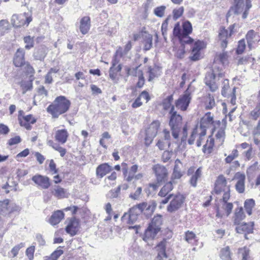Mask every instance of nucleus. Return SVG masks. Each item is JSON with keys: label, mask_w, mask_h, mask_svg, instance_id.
I'll return each mask as SVG.
<instances>
[{"label": "nucleus", "mask_w": 260, "mask_h": 260, "mask_svg": "<svg viewBox=\"0 0 260 260\" xmlns=\"http://www.w3.org/2000/svg\"><path fill=\"white\" fill-rule=\"evenodd\" d=\"M222 207L224 210L225 211L226 213V216H229L231 213L232 212V210L233 208V205L232 203H224V204L222 205Z\"/></svg>", "instance_id": "obj_51"}, {"label": "nucleus", "mask_w": 260, "mask_h": 260, "mask_svg": "<svg viewBox=\"0 0 260 260\" xmlns=\"http://www.w3.org/2000/svg\"><path fill=\"white\" fill-rule=\"evenodd\" d=\"M142 188L141 187H139L137 188L136 190L134 193H131L129 195V197L134 200H138L139 199V197L140 194L142 193Z\"/></svg>", "instance_id": "obj_47"}, {"label": "nucleus", "mask_w": 260, "mask_h": 260, "mask_svg": "<svg viewBox=\"0 0 260 260\" xmlns=\"http://www.w3.org/2000/svg\"><path fill=\"white\" fill-rule=\"evenodd\" d=\"M182 176L180 170L177 165H175L174 168L173 172L172 175V179H180Z\"/></svg>", "instance_id": "obj_42"}, {"label": "nucleus", "mask_w": 260, "mask_h": 260, "mask_svg": "<svg viewBox=\"0 0 260 260\" xmlns=\"http://www.w3.org/2000/svg\"><path fill=\"white\" fill-rule=\"evenodd\" d=\"M20 86L24 90L23 92V93H24L26 91L29 90L32 87V85L30 83L26 82H21L20 83Z\"/></svg>", "instance_id": "obj_62"}, {"label": "nucleus", "mask_w": 260, "mask_h": 260, "mask_svg": "<svg viewBox=\"0 0 260 260\" xmlns=\"http://www.w3.org/2000/svg\"><path fill=\"white\" fill-rule=\"evenodd\" d=\"M26 13L23 14H14L11 18V23L15 27H20L25 24Z\"/></svg>", "instance_id": "obj_21"}, {"label": "nucleus", "mask_w": 260, "mask_h": 260, "mask_svg": "<svg viewBox=\"0 0 260 260\" xmlns=\"http://www.w3.org/2000/svg\"><path fill=\"white\" fill-rule=\"evenodd\" d=\"M24 121L30 122L31 124H34L36 122V119L32 117L31 114H29L26 116H23L22 117Z\"/></svg>", "instance_id": "obj_58"}, {"label": "nucleus", "mask_w": 260, "mask_h": 260, "mask_svg": "<svg viewBox=\"0 0 260 260\" xmlns=\"http://www.w3.org/2000/svg\"><path fill=\"white\" fill-rule=\"evenodd\" d=\"M246 47V44L244 39H241L238 42V45L236 49L237 54H241L244 51Z\"/></svg>", "instance_id": "obj_40"}, {"label": "nucleus", "mask_w": 260, "mask_h": 260, "mask_svg": "<svg viewBox=\"0 0 260 260\" xmlns=\"http://www.w3.org/2000/svg\"><path fill=\"white\" fill-rule=\"evenodd\" d=\"M152 36L150 34H148L144 37V48L143 50L145 51L149 50L152 47Z\"/></svg>", "instance_id": "obj_30"}, {"label": "nucleus", "mask_w": 260, "mask_h": 260, "mask_svg": "<svg viewBox=\"0 0 260 260\" xmlns=\"http://www.w3.org/2000/svg\"><path fill=\"white\" fill-rule=\"evenodd\" d=\"M79 219L73 217L70 218L68 225L65 228V231L71 236H74L77 235L79 229Z\"/></svg>", "instance_id": "obj_10"}, {"label": "nucleus", "mask_w": 260, "mask_h": 260, "mask_svg": "<svg viewBox=\"0 0 260 260\" xmlns=\"http://www.w3.org/2000/svg\"><path fill=\"white\" fill-rule=\"evenodd\" d=\"M69 134L67 129H58L55 135V139L58 142L63 144H64L68 139Z\"/></svg>", "instance_id": "obj_23"}, {"label": "nucleus", "mask_w": 260, "mask_h": 260, "mask_svg": "<svg viewBox=\"0 0 260 260\" xmlns=\"http://www.w3.org/2000/svg\"><path fill=\"white\" fill-rule=\"evenodd\" d=\"M179 31L178 24H177V26L173 28V35L178 39L181 46H185V44H191L193 43L194 40L189 37V35L185 36L184 35H181Z\"/></svg>", "instance_id": "obj_14"}, {"label": "nucleus", "mask_w": 260, "mask_h": 260, "mask_svg": "<svg viewBox=\"0 0 260 260\" xmlns=\"http://www.w3.org/2000/svg\"><path fill=\"white\" fill-rule=\"evenodd\" d=\"M214 122L213 117L211 116V112H209L206 114V117L201 118L200 121V124L203 126H207L209 124H213Z\"/></svg>", "instance_id": "obj_33"}, {"label": "nucleus", "mask_w": 260, "mask_h": 260, "mask_svg": "<svg viewBox=\"0 0 260 260\" xmlns=\"http://www.w3.org/2000/svg\"><path fill=\"white\" fill-rule=\"evenodd\" d=\"M255 36V32L253 30H249L246 35V39L247 40V44L248 45V47L250 48L252 42H253V39L254 38Z\"/></svg>", "instance_id": "obj_41"}, {"label": "nucleus", "mask_w": 260, "mask_h": 260, "mask_svg": "<svg viewBox=\"0 0 260 260\" xmlns=\"http://www.w3.org/2000/svg\"><path fill=\"white\" fill-rule=\"evenodd\" d=\"M169 124L172 131V134L175 139H178L182 125V117L175 110L174 106H172L169 111Z\"/></svg>", "instance_id": "obj_3"}, {"label": "nucleus", "mask_w": 260, "mask_h": 260, "mask_svg": "<svg viewBox=\"0 0 260 260\" xmlns=\"http://www.w3.org/2000/svg\"><path fill=\"white\" fill-rule=\"evenodd\" d=\"M205 47V43L203 41L198 40L193 44L192 51L201 52V50Z\"/></svg>", "instance_id": "obj_37"}, {"label": "nucleus", "mask_w": 260, "mask_h": 260, "mask_svg": "<svg viewBox=\"0 0 260 260\" xmlns=\"http://www.w3.org/2000/svg\"><path fill=\"white\" fill-rule=\"evenodd\" d=\"M173 189L172 181L167 182L160 189L158 195L161 197H165L169 194V193Z\"/></svg>", "instance_id": "obj_29"}, {"label": "nucleus", "mask_w": 260, "mask_h": 260, "mask_svg": "<svg viewBox=\"0 0 260 260\" xmlns=\"http://www.w3.org/2000/svg\"><path fill=\"white\" fill-rule=\"evenodd\" d=\"M191 97L188 89L175 101V106L183 111L187 110L190 103Z\"/></svg>", "instance_id": "obj_7"}, {"label": "nucleus", "mask_w": 260, "mask_h": 260, "mask_svg": "<svg viewBox=\"0 0 260 260\" xmlns=\"http://www.w3.org/2000/svg\"><path fill=\"white\" fill-rule=\"evenodd\" d=\"M90 26V19L88 16L83 17L80 20V30L81 32L85 35L89 30Z\"/></svg>", "instance_id": "obj_24"}, {"label": "nucleus", "mask_w": 260, "mask_h": 260, "mask_svg": "<svg viewBox=\"0 0 260 260\" xmlns=\"http://www.w3.org/2000/svg\"><path fill=\"white\" fill-rule=\"evenodd\" d=\"M217 59L223 64H224L228 60V53L226 52H222L219 53L217 55Z\"/></svg>", "instance_id": "obj_53"}, {"label": "nucleus", "mask_w": 260, "mask_h": 260, "mask_svg": "<svg viewBox=\"0 0 260 260\" xmlns=\"http://www.w3.org/2000/svg\"><path fill=\"white\" fill-rule=\"evenodd\" d=\"M220 257L222 259L232 260L229 246H226L225 247L221 249L220 251Z\"/></svg>", "instance_id": "obj_34"}, {"label": "nucleus", "mask_w": 260, "mask_h": 260, "mask_svg": "<svg viewBox=\"0 0 260 260\" xmlns=\"http://www.w3.org/2000/svg\"><path fill=\"white\" fill-rule=\"evenodd\" d=\"M229 36L228 30L224 28L220 29L219 33V38L220 40L226 39L228 36Z\"/></svg>", "instance_id": "obj_59"}, {"label": "nucleus", "mask_w": 260, "mask_h": 260, "mask_svg": "<svg viewBox=\"0 0 260 260\" xmlns=\"http://www.w3.org/2000/svg\"><path fill=\"white\" fill-rule=\"evenodd\" d=\"M112 170V167L107 163L102 164L98 166L96 169V176L98 178H102Z\"/></svg>", "instance_id": "obj_17"}, {"label": "nucleus", "mask_w": 260, "mask_h": 260, "mask_svg": "<svg viewBox=\"0 0 260 260\" xmlns=\"http://www.w3.org/2000/svg\"><path fill=\"white\" fill-rule=\"evenodd\" d=\"M148 73L149 74L148 81H152L156 77L155 70L151 67H149L148 69Z\"/></svg>", "instance_id": "obj_56"}, {"label": "nucleus", "mask_w": 260, "mask_h": 260, "mask_svg": "<svg viewBox=\"0 0 260 260\" xmlns=\"http://www.w3.org/2000/svg\"><path fill=\"white\" fill-rule=\"evenodd\" d=\"M255 205V201L252 199H247L244 202V208L247 213L250 215L252 214V208Z\"/></svg>", "instance_id": "obj_32"}, {"label": "nucleus", "mask_w": 260, "mask_h": 260, "mask_svg": "<svg viewBox=\"0 0 260 260\" xmlns=\"http://www.w3.org/2000/svg\"><path fill=\"white\" fill-rule=\"evenodd\" d=\"M178 24V27L180 30V34L184 35L185 36H187L191 34L192 31V24L188 20H186L182 23V27H180L179 22H177L175 24L174 28L177 26Z\"/></svg>", "instance_id": "obj_18"}, {"label": "nucleus", "mask_w": 260, "mask_h": 260, "mask_svg": "<svg viewBox=\"0 0 260 260\" xmlns=\"http://www.w3.org/2000/svg\"><path fill=\"white\" fill-rule=\"evenodd\" d=\"M216 74L214 70L206 73L204 82L205 84L209 87L212 92L215 91L218 88V86L215 82Z\"/></svg>", "instance_id": "obj_12"}, {"label": "nucleus", "mask_w": 260, "mask_h": 260, "mask_svg": "<svg viewBox=\"0 0 260 260\" xmlns=\"http://www.w3.org/2000/svg\"><path fill=\"white\" fill-rule=\"evenodd\" d=\"M71 103L66 96L56 97L53 103L47 108V111L52 118H58L59 115L66 113L69 109Z\"/></svg>", "instance_id": "obj_1"}, {"label": "nucleus", "mask_w": 260, "mask_h": 260, "mask_svg": "<svg viewBox=\"0 0 260 260\" xmlns=\"http://www.w3.org/2000/svg\"><path fill=\"white\" fill-rule=\"evenodd\" d=\"M64 214L61 210L54 211L49 219V223L52 225L58 224L64 218Z\"/></svg>", "instance_id": "obj_22"}, {"label": "nucleus", "mask_w": 260, "mask_h": 260, "mask_svg": "<svg viewBox=\"0 0 260 260\" xmlns=\"http://www.w3.org/2000/svg\"><path fill=\"white\" fill-rule=\"evenodd\" d=\"M139 67L136 68H127L125 70L127 76H132L134 77H139V72L142 71L141 70H138Z\"/></svg>", "instance_id": "obj_38"}, {"label": "nucleus", "mask_w": 260, "mask_h": 260, "mask_svg": "<svg viewBox=\"0 0 260 260\" xmlns=\"http://www.w3.org/2000/svg\"><path fill=\"white\" fill-rule=\"evenodd\" d=\"M162 223V216L160 214H157L152 219L151 222L149 224V226L153 228L159 232L160 231Z\"/></svg>", "instance_id": "obj_25"}, {"label": "nucleus", "mask_w": 260, "mask_h": 260, "mask_svg": "<svg viewBox=\"0 0 260 260\" xmlns=\"http://www.w3.org/2000/svg\"><path fill=\"white\" fill-rule=\"evenodd\" d=\"M153 170L156 177L157 183L160 184L165 182L168 175L167 169L162 166L156 165L153 167Z\"/></svg>", "instance_id": "obj_11"}, {"label": "nucleus", "mask_w": 260, "mask_h": 260, "mask_svg": "<svg viewBox=\"0 0 260 260\" xmlns=\"http://www.w3.org/2000/svg\"><path fill=\"white\" fill-rule=\"evenodd\" d=\"M25 51L22 48H18L13 58V63L16 67H21L25 64L24 59Z\"/></svg>", "instance_id": "obj_15"}, {"label": "nucleus", "mask_w": 260, "mask_h": 260, "mask_svg": "<svg viewBox=\"0 0 260 260\" xmlns=\"http://www.w3.org/2000/svg\"><path fill=\"white\" fill-rule=\"evenodd\" d=\"M173 197L167 207V211L170 213H173L180 208L185 200L184 196L180 193L174 195Z\"/></svg>", "instance_id": "obj_6"}, {"label": "nucleus", "mask_w": 260, "mask_h": 260, "mask_svg": "<svg viewBox=\"0 0 260 260\" xmlns=\"http://www.w3.org/2000/svg\"><path fill=\"white\" fill-rule=\"evenodd\" d=\"M238 156V151L237 149L233 150L232 153L225 158V161L227 164L231 163L235 158Z\"/></svg>", "instance_id": "obj_44"}, {"label": "nucleus", "mask_w": 260, "mask_h": 260, "mask_svg": "<svg viewBox=\"0 0 260 260\" xmlns=\"http://www.w3.org/2000/svg\"><path fill=\"white\" fill-rule=\"evenodd\" d=\"M63 251L61 249L57 248L51 255V256L57 260V258L63 254Z\"/></svg>", "instance_id": "obj_63"}, {"label": "nucleus", "mask_w": 260, "mask_h": 260, "mask_svg": "<svg viewBox=\"0 0 260 260\" xmlns=\"http://www.w3.org/2000/svg\"><path fill=\"white\" fill-rule=\"evenodd\" d=\"M167 240L164 239L159 242L156 246L155 249L157 251V255L154 260H167L168 255L166 252Z\"/></svg>", "instance_id": "obj_9"}, {"label": "nucleus", "mask_w": 260, "mask_h": 260, "mask_svg": "<svg viewBox=\"0 0 260 260\" xmlns=\"http://www.w3.org/2000/svg\"><path fill=\"white\" fill-rule=\"evenodd\" d=\"M24 246V243H20L19 244L16 245L14 246L12 250H11V253L13 254V257H15L17 254L18 253V252L19 250L23 247Z\"/></svg>", "instance_id": "obj_49"}, {"label": "nucleus", "mask_w": 260, "mask_h": 260, "mask_svg": "<svg viewBox=\"0 0 260 260\" xmlns=\"http://www.w3.org/2000/svg\"><path fill=\"white\" fill-rule=\"evenodd\" d=\"M157 204L154 201H152L148 203L143 202L139 204V207L142 213H143L147 218H149L154 212Z\"/></svg>", "instance_id": "obj_8"}, {"label": "nucleus", "mask_w": 260, "mask_h": 260, "mask_svg": "<svg viewBox=\"0 0 260 260\" xmlns=\"http://www.w3.org/2000/svg\"><path fill=\"white\" fill-rule=\"evenodd\" d=\"M195 234L192 232L188 231L185 233V240L188 243L191 242V240L195 238Z\"/></svg>", "instance_id": "obj_64"}, {"label": "nucleus", "mask_w": 260, "mask_h": 260, "mask_svg": "<svg viewBox=\"0 0 260 260\" xmlns=\"http://www.w3.org/2000/svg\"><path fill=\"white\" fill-rule=\"evenodd\" d=\"M141 213L142 210L139 207V204H137L130 208L127 212L124 213L121 217V220L124 221L125 220H127L126 221L127 224H133L137 220Z\"/></svg>", "instance_id": "obj_5"}, {"label": "nucleus", "mask_w": 260, "mask_h": 260, "mask_svg": "<svg viewBox=\"0 0 260 260\" xmlns=\"http://www.w3.org/2000/svg\"><path fill=\"white\" fill-rule=\"evenodd\" d=\"M159 126L160 123L158 121H154L149 125V126L146 130L145 133L155 137L157 135Z\"/></svg>", "instance_id": "obj_27"}, {"label": "nucleus", "mask_w": 260, "mask_h": 260, "mask_svg": "<svg viewBox=\"0 0 260 260\" xmlns=\"http://www.w3.org/2000/svg\"><path fill=\"white\" fill-rule=\"evenodd\" d=\"M226 184L227 181L225 177L222 175H219L217 179L215 184L225 187L226 186Z\"/></svg>", "instance_id": "obj_50"}, {"label": "nucleus", "mask_w": 260, "mask_h": 260, "mask_svg": "<svg viewBox=\"0 0 260 260\" xmlns=\"http://www.w3.org/2000/svg\"><path fill=\"white\" fill-rule=\"evenodd\" d=\"M21 139L19 136H15L13 138H11L8 141V144L10 146H12L15 144H17L20 143Z\"/></svg>", "instance_id": "obj_54"}, {"label": "nucleus", "mask_w": 260, "mask_h": 260, "mask_svg": "<svg viewBox=\"0 0 260 260\" xmlns=\"http://www.w3.org/2000/svg\"><path fill=\"white\" fill-rule=\"evenodd\" d=\"M31 180L43 189H48L51 185L49 178L46 176L35 175L32 176Z\"/></svg>", "instance_id": "obj_13"}, {"label": "nucleus", "mask_w": 260, "mask_h": 260, "mask_svg": "<svg viewBox=\"0 0 260 260\" xmlns=\"http://www.w3.org/2000/svg\"><path fill=\"white\" fill-rule=\"evenodd\" d=\"M245 217V215L243 212L242 207L237 208L235 210L234 224H239V223L243 220Z\"/></svg>", "instance_id": "obj_28"}, {"label": "nucleus", "mask_w": 260, "mask_h": 260, "mask_svg": "<svg viewBox=\"0 0 260 260\" xmlns=\"http://www.w3.org/2000/svg\"><path fill=\"white\" fill-rule=\"evenodd\" d=\"M184 12V8L183 7H181L177 9H174L173 11V19L175 20L178 19L179 17H180L183 14Z\"/></svg>", "instance_id": "obj_45"}, {"label": "nucleus", "mask_w": 260, "mask_h": 260, "mask_svg": "<svg viewBox=\"0 0 260 260\" xmlns=\"http://www.w3.org/2000/svg\"><path fill=\"white\" fill-rule=\"evenodd\" d=\"M158 232V231L148 225L145 230L142 239L145 242L148 243L155 237Z\"/></svg>", "instance_id": "obj_20"}, {"label": "nucleus", "mask_w": 260, "mask_h": 260, "mask_svg": "<svg viewBox=\"0 0 260 260\" xmlns=\"http://www.w3.org/2000/svg\"><path fill=\"white\" fill-rule=\"evenodd\" d=\"M138 79V81L137 83V87L138 88H142L145 83V79L142 71L139 72Z\"/></svg>", "instance_id": "obj_52"}, {"label": "nucleus", "mask_w": 260, "mask_h": 260, "mask_svg": "<svg viewBox=\"0 0 260 260\" xmlns=\"http://www.w3.org/2000/svg\"><path fill=\"white\" fill-rule=\"evenodd\" d=\"M36 240L38 242L40 246H43L46 244L45 239L43 238V236L40 234H36Z\"/></svg>", "instance_id": "obj_55"}, {"label": "nucleus", "mask_w": 260, "mask_h": 260, "mask_svg": "<svg viewBox=\"0 0 260 260\" xmlns=\"http://www.w3.org/2000/svg\"><path fill=\"white\" fill-rule=\"evenodd\" d=\"M120 191V187H117L115 189H112L108 193V196L111 199L117 198Z\"/></svg>", "instance_id": "obj_48"}, {"label": "nucleus", "mask_w": 260, "mask_h": 260, "mask_svg": "<svg viewBox=\"0 0 260 260\" xmlns=\"http://www.w3.org/2000/svg\"><path fill=\"white\" fill-rule=\"evenodd\" d=\"M166 9V7L165 6L157 7L154 9V14L158 17H162L164 15Z\"/></svg>", "instance_id": "obj_43"}, {"label": "nucleus", "mask_w": 260, "mask_h": 260, "mask_svg": "<svg viewBox=\"0 0 260 260\" xmlns=\"http://www.w3.org/2000/svg\"><path fill=\"white\" fill-rule=\"evenodd\" d=\"M47 54L46 49L44 46H41L37 48L34 53V57L36 60H42Z\"/></svg>", "instance_id": "obj_26"}, {"label": "nucleus", "mask_w": 260, "mask_h": 260, "mask_svg": "<svg viewBox=\"0 0 260 260\" xmlns=\"http://www.w3.org/2000/svg\"><path fill=\"white\" fill-rule=\"evenodd\" d=\"M185 53V46H181L180 48L177 50L176 56L179 59H182L184 57Z\"/></svg>", "instance_id": "obj_57"}, {"label": "nucleus", "mask_w": 260, "mask_h": 260, "mask_svg": "<svg viewBox=\"0 0 260 260\" xmlns=\"http://www.w3.org/2000/svg\"><path fill=\"white\" fill-rule=\"evenodd\" d=\"M235 177L238 179L235 185L236 190L239 193H243L245 191V175L244 174L237 173Z\"/></svg>", "instance_id": "obj_19"}, {"label": "nucleus", "mask_w": 260, "mask_h": 260, "mask_svg": "<svg viewBox=\"0 0 260 260\" xmlns=\"http://www.w3.org/2000/svg\"><path fill=\"white\" fill-rule=\"evenodd\" d=\"M35 250V245H31L26 249L25 253L29 260H32L34 259Z\"/></svg>", "instance_id": "obj_46"}, {"label": "nucleus", "mask_w": 260, "mask_h": 260, "mask_svg": "<svg viewBox=\"0 0 260 260\" xmlns=\"http://www.w3.org/2000/svg\"><path fill=\"white\" fill-rule=\"evenodd\" d=\"M173 100V94L168 96L166 98L163 100L162 105L163 108L165 110H168L170 108L171 109V107L173 106L172 103Z\"/></svg>", "instance_id": "obj_35"}, {"label": "nucleus", "mask_w": 260, "mask_h": 260, "mask_svg": "<svg viewBox=\"0 0 260 260\" xmlns=\"http://www.w3.org/2000/svg\"><path fill=\"white\" fill-rule=\"evenodd\" d=\"M53 194L58 198H63L65 194V190L64 188L60 186H56V188L54 189Z\"/></svg>", "instance_id": "obj_39"}, {"label": "nucleus", "mask_w": 260, "mask_h": 260, "mask_svg": "<svg viewBox=\"0 0 260 260\" xmlns=\"http://www.w3.org/2000/svg\"><path fill=\"white\" fill-rule=\"evenodd\" d=\"M23 41L26 44L25 48L27 50H29L34 46V37H31L30 36H28L24 37Z\"/></svg>", "instance_id": "obj_36"}, {"label": "nucleus", "mask_w": 260, "mask_h": 260, "mask_svg": "<svg viewBox=\"0 0 260 260\" xmlns=\"http://www.w3.org/2000/svg\"><path fill=\"white\" fill-rule=\"evenodd\" d=\"M251 7V0H234L233 6L230 8L227 15L231 12H233L235 15L242 13V18L245 19L247 18Z\"/></svg>", "instance_id": "obj_2"}, {"label": "nucleus", "mask_w": 260, "mask_h": 260, "mask_svg": "<svg viewBox=\"0 0 260 260\" xmlns=\"http://www.w3.org/2000/svg\"><path fill=\"white\" fill-rule=\"evenodd\" d=\"M21 208L9 199L0 201V214L4 216H8L15 212H19Z\"/></svg>", "instance_id": "obj_4"}, {"label": "nucleus", "mask_w": 260, "mask_h": 260, "mask_svg": "<svg viewBox=\"0 0 260 260\" xmlns=\"http://www.w3.org/2000/svg\"><path fill=\"white\" fill-rule=\"evenodd\" d=\"M235 230L237 233L239 234H251L253 231L254 223L253 222L250 223H239V224H237Z\"/></svg>", "instance_id": "obj_16"}, {"label": "nucleus", "mask_w": 260, "mask_h": 260, "mask_svg": "<svg viewBox=\"0 0 260 260\" xmlns=\"http://www.w3.org/2000/svg\"><path fill=\"white\" fill-rule=\"evenodd\" d=\"M119 61L117 58V55L115 54L112 60V66L109 69V76L112 80H115L116 78V74L114 72V67L118 63Z\"/></svg>", "instance_id": "obj_31"}, {"label": "nucleus", "mask_w": 260, "mask_h": 260, "mask_svg": "<svg viewBox=\"0 0 260 260\" xmlns=\"http://www.w3.org/2000/svg\"><path fill=\"white\" fill-rule=\"evenodd\" d=\"M209 101L208 104H207L206 106V109L210 110L213 108V107L215 106V101L213 96H211V94H209Z\"/></svg>", "instance_id": "obj_60"}, {"label": "nucleus", "mask_w": 260, "mask_h": 260, "mask_svg": "<svg viewBox=\"0 0 260 260\" xmlns=\"http://www.w3.org/2000/svg\"><path fill=\"white\" fill-rule=\"evenodd\" d=\"M49 167L50 171L53 174L58 173V169L56 168V165L53 159H51L50 161Z\"/></svg>", "instance_id": "obj_61"}]
</instances>
